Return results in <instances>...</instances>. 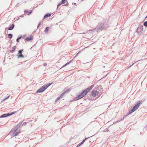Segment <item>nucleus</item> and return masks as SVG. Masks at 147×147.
<instances>
[{
  "mask_svg": "<svg viewBox=\"0 0 147 147\" xmlns=\"http://www.w3.org/2000/svg\"><path fill=\"white\" fill-rule=\"evenodd\" d=\"M140 104L141 102L140 101H139L137 102L136 104L135 105L134 107H131V109L129 110L128 113H127V114L123 117V119H124L125 117L127 116L129 114H131L133 112L139 108Z\"/></svg>",
  "mask_w": 147,
  "mask_h": 147,
  "instance_id": "1",
  "label": "nucleus"
},
{
  "mask_svg": "<svg viewBox=\"0 0 147 147\" xmlns=\"http://www.w3.org/2000/svg\"><path fill=\"white\" fill-rule=\"evenodd\" d=\"M20 130L18 128L16 127L14 129L11 130L9 135L11 137H13L15 136H16L20 132Z\"/></svg>",
  "mask_w": 147,
  "mask_h": 147,
  "instance_id": "2",
  "label": "nucleus"
},
{
  "mask_svg": "<svg viewBox=\"0 0 147 147\" xmlns=\"http://www.w3.org/2000/svg\"><path fill=\"white\" fill-rule=\"evenodd\" d=\"M52 83L50 84L49 83L46 84H45L42 86L36 92L37 93L41 92L44 91L49 86L52 84Z\"/></svg>",
  "mask_w": 147,
  "mask_h": 147,
  "instance_id": "3",
  "label": "nucleus"
},
{
  "mask_svg": "<svg viewBox=\"0 0 147 147\" xmlns=\"http://www.w3.org/2000/svg\"><path fill=\"white\" fill-rule=\"evenodd\" d=\"M86 94V92L85 91H83V92L81 93L80 95L77 96L75 98L74 100H78L83 97Z\"/></svg>",
  "mask_w": 147,
  "mask_h": 147,
  "instance_id": "4",
  "label": "nucleus"
},
{
  "mask_svg": "<svg viewBox=\"0 0 147 147\" xmlns=\"http://www.w3.org/2000/svg\"><path fill=\"white\" fill-rule=\"evenodd\" d=\"M103 28V24L101 23L98 24V26L95 28V30L97 31L102 30Z\"/></svg>",
  "mask_w": 147,
  "mask_h": 147,
  "instance_id": "5",
  "label": "nucleus"
},
{
  "mask_svg": "<svg viewBox=\"0 0 147 147\" xmlns=\"http://www.w3.org/2000/svg\"><path fill=\"white\" fill-rule=\"evenodd\" d=\"M142 27V26L138 27L136 29V31L139 34H143V33L142 32L143 30Z\"/></svg>",
  "mask_w": 147,
  "mask_h": 147,
  "instance_id": "6",
  "label": "nucleus"
},
{
  "mask_svg": "<svg viewBox=\"0 0 147 147\" xmlns=\"http://www.w3.org/2000/svg\"><path fill=\"white\" fill-rule=\"evenodd\" d=\"M23 51V50H20L19 51V52L18 53V55H17L18 58H24V56L22 54V53Z\"/></svg>",
  "mask_w": 147,
  "mask_h": 147,
  "instance_id": "7",
  "label": "nucleus"
},
{
  "mask_svg": "<svg viewBox=\"0 0 147 147\" xmlns=\"http://www.w3.org/2000/svg\"><path fill=\"white\" fill-rule=\"evenodd\" d=\"M13 113H7V114H4L2 115L0 117H0L4 118V117H7L8 116H9V115H12Z\"/></svg>",
  "mask_w": 147,
  "mask_h": 147,
  "instance_id": "8",
  "label": "nucleus"
},
{
  "mask_svg": "<svg viewBox=\"0 0 147 147\" xmlns=\"http://www.w3.org/2000/svg\"><path fill=\"white\" fill-rule=\"evenodd\" d=\"M92 95L93 96H95L98 94V92L96 91H93L92 92Z\"/></svg>",
  "mask_w": 147,
  "mask_h": 147,
  "instance_id": "9",
  "label": "nucleus"
},
{
  "mask_svg": "<svg viewBox=\"0 0 147 147\" xmlns=\"http://www.w3.org/2000/svg\"><path fill=\"white\" fill-rule=\"evenodd\" d=\"M26 41H29L31 40L32 39V36H30L29 37H27L25 39Z\"/></svg>",
  "mask_w": 147,
  "mask_h": 147,
  "instance_id": "10",
  "label": "nucleus"
},
{
  "mask_svg": "<svg viewBox=\"0 0 147 147\" xmlns=\"http://www.w3.org/2000/svg\"><path fill=\"white\" fill-rule=\"evenodd\" d=\"M51 15V13H48L47 14H46L45 15L44 17V18L45 19L46 18H47L48 17H50Z\"/></svg>",
  "mask_w": 147,
  "mask_h": 147,
  "instance_id": "11",
  "label": "nucleus"
},
{
  "mask_svg": "<svg viewBox=\"0 0 147 147\" xmlns=\"http://www.w3.org/2000/svg\"><path fill=\"white\" fill-rule=\"evenodd\" d=\"M14 27V24H12L11 26L8 28V30H11Z\"/></svg>",
  "mask_w": 147,
  "mask_h": 147,
  "instance_id": "12",
  "label": "nucleus"
},
{
  "mask_svg": "<svg viewBox=\"0 0 147 147\" xmlns=\"http://www.w3.org/2000/svg\"><path fill=\"white\" fill-rule=\"evenodd\" d=\"M16 49V46H14L12 48L11 50L10 51V52L11 53L13 52Z\"/></svg>",
  "mask_w": 147,
  "mask_h": 147,
  "instance_id": "13",
  "label": "nucleus"
},
{
  "mask_svg": "<svg viewBox=\"0 0 147 147\" xmlns=\"http://www.w3.org/2000/svg\"><path fill=\"white\" fill-rule=\"evenodd\" d=\"M91 90L90 89V88L89 87L87 88L86 90L83 91H85L86 92V94L88 93V92H89Z\"/></svg>",
  "mask_w": 147,
  "mask_h": 147,
  "instance_id": "14",
  "label": "nucleus"
},
{
  "mask_svg": "<svg viewBox=\"0 0 147 147\" xmlns=\"http://www.w3.org/2000/svg\"><path fill=\"white\" fill-rule=\"evenodd\" d=\"M65 92H64L62 94L60 95V96L59 97H58L57 98V99L56 100V101H57L59 100L60 98H62V96L63 94H64L65 93Z\"/></svg>",
  "mask_w": 147,
  "mask_h": 147,
  "instance_id": "15",
  "label": "nucleus"
},
{
  "mask_svg": "<svg viewBox=\"0 0 147 147\" xmlns=\"http://www.w3.org/2000/svg\"><path fill=\"white\" fill-rule=\"evenodd\" d=\"M71 61H69V62L67 63H66L65 65H63L61 68L64 67L65 66H66L67 65L69 64L71 62Z\"/></svg>",
  "mask_w": 147,
  "mask_h": 147,
  "instance_id": "16",
  "label": "nucleus"
},
{
  "mask_svg": "<svg viewBox=\"0 0 147 147\" xmlns=\"http://www.w3.org/2000/svg\"><path fill=\"white\" fill-rule=\"evenodd\" d=\"M9 38H10L11 39L12 37V35L11 34H8Z\"/></svg>",
  "mask_w": 147,
  "mask_h": 147,
  "instance_id": "17",
  "label": "nucleus"
},
{
  "mask_svg": "<svg viewBox=\"0 0 147 147\" xmlns=\"http://www.w3.org/2000/svg\"><path fill=\"white\" fill-rule=\"evenodd\" d=\"M144 25L146 27H147V21H145L144 23Z\"/></svg>",
  "mask_w": 147,
  "mask_h": 147,
  "instance_id": "18",
  "label": "nucleus"
},
{
  "mask_svg": "<svg viewBox=\"0 0 147 147\" xmlns=\"http://www.w3.org/2000/svg\"><path fill=\"white\" fill-rule=\"evenodd\" d=\"M49 27H47L46 28V29H45V32H47V31H48V29H49Z\"/></svg>",
  "mask_w": 147,
  "mask_h": 147,
  "instance_id": "19",
  "label": "nucleus"
},
{
  "mask_svg": "<svg viewBox=\"0 0 147 147\" xmlns=\"http://www.w3.org/2000/svg\"><path fill=\"white\" fill-rule=\"evenodd\" d=\"M87 138H86L85 139H84L81 142V143L82 144H83L84 142H85V140L87 139Z\"/></svg>",
  "mask_w": 147,
  "mask_h": 147,
  "instance_id": "20",
  "label": "nucleus"
},
{
  "mask_svg": "<svg viewBox=\"0 0 147 147\" xmlns=\"http://www.w3.org/2000/svg\"><path fill=\"white\" fill-rule=\"evenodd\" d=\"M21 38V36L20 37L18 38L16 40V41L17 42H18L19 41L20 39Z\"/></svg>",
  "mask_w": 147,
  "mask_h": 147,
  "instance_id": "21",
  "label": "nucleus"
},
{
  "mask_svg": "<svg viewBox=\"0 0 147 147\" xmlns=\"http://www.w3.org/2000/svg\"><path fill=\"white\" fill-rule=\"evenodd\" d=\"M94 87V85H92L89 88H90V89L91 90L92 88H93Z\"/></svg>",
  "mask_w": 147,
  "mask_h": 147,
  "instance_id": "22",
  "label": "nucleus"
},
{
  "mask_svg": "<svg viewBox=\"0 0 147 147\" xmlns=\"http://www.w3.org/2000/svg\"><path fill=\"white\" fill-rule=\"evenodd\" d=\"M65 1H66V0H62L61 3H64Z\"/></svg>",
  "mask_w": 147,
  "mask_h": 147,
  "instance_id": "23",
  "label": "nucleus"
},
{
  "mask_svg": "<svg viewBox=\"0 0 147 147\" xmlns=\"http://www.w3.org/2000/svg\"><path fill=\"white\" fill-rule=\"evenodd\" d=\"M10 96V95H9V96H8L6 98H5L3 100H6V99H7V98H8Z\"/></svg>",
  "mask_w": 147,
  "mask_h": 147,
  "instance_id": "24",
  "label": "nucleus"
},
{
  "mask_svg": "<svg viewBox=\"0 0 147 147\" xmlns=\"http://www.w3.org/2000/svg\"><path fill=\"white\" fill-rule=\"evenodd\" d=\"M82 144H81V143L79 144L76 147H78L79 146H80Z\"/></svg>",
  "mask_w": 147,
  "mask_h": 147,
  "instance_id": "25",
  "label": "nucleus"
},
{
  "mask_svg": "<svg viewBox=\"0 0 147 147\" xmlns=\"http://www.w3.org/2000/svg\"><path fill=\"white\" fill-rule=\"evenodd\" d=\"M41 22L38 24V26H37V28H38L39 27L40 25V24H41Z\"/></svg>",
  "mask_w": 147,
  "mask_h": 147,
  "instance_id": "26",
  "label": "nucleus"
},
{
  "mask_svg": "<svg viewBox=\"0 0 147 147\" xmlns=\"http://www.w3.org/2000/svg\"><path fill=\"white\" fill-rule=\"evenodd\" d=\"M47 65V64L46 63H44L43 64V65L44 66H46Z\"/></svg>",
  "mask_w": 147,
  "mask_h": 147,
  "instance_id": "27",
  "label": "nucleus"
},
{
  "mask_svg": "<svg viewBox=\"0 0 147 147\" xmlns=\"http://www.w3.org/2000/svg\"><path fill=\"white\" fill-rule=\"evenodd\" d=\"M62 4V3H60L57 6V7H58L60 5H61V4Z\"/></svg>",
  "mask_w": 147,
  "mask_h": 147,
  "instance_id": "28",
  "label": "nucleus"
},
{
  "mask_svg": "<svg viewBox=\"0 0 147 147\" xmlns=\"http://www.w3.org/2000/svg\"><path fill=\"white\" fill-rule=\"evenodd\" d=\"M32 10H30L29 11V14H30L32 12Z\"/></svg>",
  "mask_w": 147,
  "mask_h": 147,
  "instance_id": "29",
  "label": "nucleus"
},
{
  "mask_svg": "<svg viewBox=\"0 0 147 147\" xmlns=\"http://www.w3.org/2000/svg\"><path fill=\"white\" fill-rule=\"evenodd\" d=\"M105 131H109V130L108 129V128H107L105 129Z\"/></svg>",
  "mask_w": 147,
  "mask_h": 147,
  "instance_id": "30",
  "label": "nucleus"
},
{
  "mask_svg": "<svg viewBox=\"0 0 147 147\" xmlns=\"http://www.w3.org/2000/svg\"><path fill=\"white\" fill-rule=\"evenodd\" d=\"M25 13H28V11L26 10H25Z\"/></svg>",
  "mask_w": 147,
  "mask_h": 147,
  "instance_id": "31",
  "label": "nucleus"
},
{
  "mask_svg": "<svg viewBox=\"0 0 147 147\" xmlns=\"http://www.w3.org/2000/svg\"><path fill=\"white\" fill-rule=\"evenodd\" d=\"M133 63L132 64V65H131L129 67H130L131 66H132V65H133L134 64V63Z\"/></svg>",
  "mask_w": 147,
  "mask_h": 147,
  "instance_id": "32",
  "label": "nucleus"
},
{
  "mask_svg": "<svg viewBox=\"0 0 147 147\" xmlns=\"http://www.w3.org/2000/svg\"><path fill=\"white\" fill-rule=\"evenodd\" d=\"M79 52L77 53V55H77H78V54Z\"/></svg>",
  "mask_w": 147,
  "mask_h": 147,
  "instance_id": "33",
  "label": "nucleus"
},
{
  "mask_svg": "<svg viewBox=\"0 0 147 147\" xmlns=\"http://www.w3.org/2000/svg\"><path fill=\"white\" fill-rule=\"evenodd\" d=\"M146 18H146H145V19H146V18Z\"/></svg>",
  "mask_w": 147,
  "mask_h": 147,
  "instance_id": "34",
  "label": "nucleus"
},
{
  "mask_svg": "<svg viewBox=\"0 0 147 147\" xmlns=\"http://www.w3.org/2000/svg\"><path fill=\"white\" fill-rule=\"evenodd\" d=\"M122 120V119H121L120 121H121V120Z\"/></svg>",
  "mask_w": 147,
  "mask_h": 147,
  "instance_id": "35",
  "label": "nucleus"
},
{
  "mask_svg": "<svg viewBox=\"0 0 147 147\" xmlns=\"http://www.w3.org/2000/svg\"><path fill=\"white\" fill-rule=\"evenodd\" d=\"M118 122V121H116V122Z\"/></svg>",
  "mask_w": 147,
  "mask_h": 147,
  "instance_id": "36",
  "label": "nucleus"
},
{
  "mask_svg": "<svg viewBox=\"0 0 147 147\" xmlns=\"http://www.w3.org/2000/svg\"><path fill=\"white\" fill-rule=\"evenodd\" d=\"M76 4V3H74V4Z\"/></svg>",
  "mask_w": 147,
  "mask_h": 147,
  "instance_id": "37",
  "label": "nucleus"
},
{
  "mask_svg": "<svg viewBox=\"0 0 147 147\" xmlns=\"http://www.w3.org/2000/svg\"><path fill=\"white\" fill-rule=\"evenodd\" d=\"M146 128L147 129V126H146Z\"/></svg>",
  "mask_w": 147,
  "mask_h": 147,
  "instance_id": "38",
  "label": "nucleus"
}]
</instances>
